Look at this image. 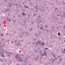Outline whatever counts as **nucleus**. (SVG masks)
<instances>
[{
  "label": "nucleus",
  "mask_w": 65,
  "mask_h": 65,
  "mask_svg": "<svg viewBox=\"0 0 65 65\" xmlns=\"http://www.w3.org/2000/svg\"><path fill=\"white\" fill-rule=\"evenodd\" d=\"M43 29V26L41 27L40 28V29L41 30H42Z\"/></svg>",
  "instance_id": "f8f14e48"
},
{
  "label": "nucleus",
  "mask_w": 65,
  "mask_h": 65,
  "mask_svg": "<svg viewBox=\"0 0 65 65\" xmlns=\"http://www.w3.org/2000/svg\"><path fill=\"white\" fill-rule=\"evenodd\" d=\"M44 51L45 52L43 54L42 53H41V57H43V56L44 55H45V56L47 55V54L46 53V51H45V50H44Z\"/></svg>",
  "instance_id": "f257e3e1"
},
{
  "label": "nucleus",
  "mask_w": 65,
  "mask_h": 65,
  "mask_svg": "<svg viewBox=\"0 0 65 65\" xmlns=\"http://www.w3.org/2000/svg\"><path fill=\"white\" fill-rule=\"evenodd\" d=\"M45 65H47V64L46 63H45Z\"/></svg>",
  "instance_id": "ea45409f"
},
{
  "label": "nucleus",
  "mask_w": 65,
  "mask_h": 65,
  "mask_svg": "<svg viewBox=\"0 0 65 65\" xmlns=\"http://www.w3.org/2000/svg\"><path fill=\"white\" fill-rule=\"evenodd\" d=\"M15 58L16 59H17L19 58V54H17L15 56Z\"/></svg>",
  "instance_id": "7ed1b4c3"
},
{
  "label": "nucleus",
  "mask_w": 65,
  "mask_h": 65,
  "mask_svg": "<svg viewBox=\"0 0 65 65\" xmlns=\"http://www.w3.org/2000/svg\"><path fill=\"white\" fill-rule=\"evenodd\" d=\"M3 46H5V44H4V45H3Z\"/></svg>",
  "instance_id": "cd10ccee"
},
{
  "label": "nucleus",
  "mask_w": 65,
  "mask_h": 65,
  "mask_svg": "<svg viewBox=\"0 0 65 65\" xmlns=\"http://www.w3.org/2000/svg\"><path fill=\"white\" fill-rule=\"evenodd\" d=\"M26 45H25V48H26Z\"/></svg>",
  "instance_id": "49530a36"
},
{
  "label": "nucleus",
  "mask_w": 65,
  "mask_h": 65,
  "mask_svg": "<svg viewBox=\"0 0 65 65\" xmlns=\"http://www.w3.org/2000/svg\"><path fill=\"white\" fill-rule=\"evenodd\" d=\"M51 27L52 28V29H55V27L53 28V27Z\"/></svg>",
  "instance_id": "72a5a7b5"
},
{
  "label": "nucleus",
  "mask_w": 65,
  "mask_h": 65,
  "mask_svg": "<svg viewBox=\"0 0 65 65\" xmlns=\"http://www.w3.org/2000/svg\"><path fill=\"white\" fill-rule=\"evenodd\" d=\"M42 46H43V45H44V43H42Z\"/></svg>",
  "instance_id": "4468645a"
},
{
  "label": "nucleus",
  "mask_w": 65,
  "mask_h": 65,
  "mask_svg": "<svg viewBox=\"0 0 65 65\" xmlns=\"http://www.w3.org/2000/svg\"><path fill=\"white\" fill-rule=\"evenodd\" d=\"M39 1H41V0H39Z\"/></svg>",
  "instance_id": "680f3d73"
},
{
  "label": "nucleus",
  "mask_w": 65,
  "mask_h": 65,
  "mask_svg": "<svg viewBox=\"0 0 65 65\" xmlns=\"http://www.w3.org/2000/svg\"><path fill=\"white\" fill-rule=\"evenodd\" d=\"M37 42L39 44H41V41L40 40L39 41H38Z\"/></svg>",
  "instance_id": "0eeeda50"
},
{
  "label": "nucleus",
  "mask_w": 65,
  "mask_h": 65,
  "mask_svg": "<svg viewBox=\"0 0 65 65\" xmlns=\"http://www.w3.org/2000/svg\"><path fill=\"white\" fill-rule=\"evenodd\" d=\"M9 53L11 55H12V53L11 52H10Z\"/></svg>",
  "instance_id": "393cba45"
},
{
  "label": "nucleus",
  "mask_w": 65,
  "mask_h": 65,
  "mask_svg": "<svg viewBox=\"0 0 65 65\" xmlns=\"http://www.w3.org/2000/svg\"><path fill=\"white\" fill-rule=\"evenodd\" d=\"M48 64H51L49 62H48Z\"/></svg>",
  "instance_id": "3c124183"
},
{
  "label": "nucleus",
  "mask_w": 65,
  "mask_h": 65,
  "mask_svg": "<svg viewBox=\"0 0 65 65\" xmlns=\"http://www.w3.org/2000/svg\"><path fill=\"white\" fill-rule=\"evenodd\" d=\"M59 62H61V61H59Z\"/></svg>",
  "instance_id": "0e129e2a"
},
{
  "label": "nucleus",
  "mask_w": 65,
  "mask_h": 65,
  "mask_svg": "<svg viewBox=\"0 0 65 65\" xmlns=\"http://www.w3.org/2000/svg\"><path fill=\"white\" fill-rule=\"evenodd\" d=\"M19 52H20V53H21V50H19Z\"/></svg>",
  "instance_id": "79ce46f5"
},
{
  "label": "nucleus",
  "mask_w": 65,
  "mask_h": 65,
  "mask_svg": "<svg viewBox=\"0 0 65 65\" xmlns=\"http://www.w3.org/2000/svg\"><path fill=\"white\" fill-rule=\"evenodd\" d=\"M9 22H10V19H9Z\"/></svg>",
  "instance_id": "bf43d9fd"
},
{
  "label": "nucleus",
  "mask_w": 65,
  "mask_h": 65,
  "mask_svg": "<svg viewBox=\"0 0 65 65\" xmlns=\"http://www.w3.org/2000/svg\"><path fill=\"white\" fill-rule=\"evenodd\" d=\"M40 33H41V32H39V35H40Z\"/></svg>",
  "instance_id": "473e14b6"
},
{
  "label": "nucleus",
  "mask_w": 65,
  "mask_h": 65,
  "mask_svg": "<svg viewBox=\"0 0 65 65\" xmlns=\"http://www.w3.org/2000/svg\"><path fill=\"white\" fill-rule=\"evenodd\" d=\"M43 8V9L44 8V7H43V8Z\"/></svg>",
  "instance_id": "774afa93"
},
{
  "label": "nucleus",
  "mask_w": 65,
  "mask_h": 65,
  "mask_svg": "<svg viewBox=\"0 0 65 65\" xmlns=\"http://www.w3.org/2000/svg\"><path fill=\"white\" fill-rule=\"evenodd\" d=\"M25 33V31H23L22 32V34H24V33Z\"/></svg>",
  "instance_id": "9b49d317"
},
{
  "label": "nucleus",
  "mask_w": 65,
  "mask_h": 65,
  "mask_svg": "<svg viewBox=\"0 0 65 65\" xmlns=\"http://www.w3.org/2000/svg\"><path fill=\"white\" fill-rule=\"evenodd\" d=\"M53 57H56V56L55 55V54H53Z\"/></svg>",
  "instance_id": "bb28decb"
},
{
  "label": "nucleus",
  "mask_w": 65,
  "mask_h": 65,
  "mask_svg": "<svg viewBox=\"0 0 65 65\" xmlns=\"http://www.w3.org/2000/svg\"><path fill=\"white\" fill-rule=\"evenodd\" d=\"M35 35H36V36H38V34H36Z\"/></svg>",
  "instance_id": "a878e982"
},
{
  "label": "nucleus",
  "mask_w": 65,
  "mask_h": 65,
  "mask_svg": "<svg viewBox=\"0 0 65 65\" xmlns=\"http://www.w3.org/2000/svg\"><path fill=\"white\" fill-rule=\"evenodd\" d=\"M57 16H59V14H58Z\"/></svg>",
  "instance_id": "6e6d98bb"
},
{
  "label": "nucleus",
  "mask_w": 65,
  "mask_h": 65,
  "mask_svg": "<svg viewBox=\"0 0 65 65\" xmlns=\"http://www.w3.org/2000/svg\"><path fill=\"white\" fill-rule=\"evenodd\" d=\"M2 56L3 58H4V55L3 54H2Z\"/></svg>",
  "instance_id": "6ab92c4d"
},
{
  "label": "nucleus",
  "mask_w": 65,
  "mask_h": 65,
  "mask_svg": "<svg viewBox=\"0 0 65 65\" xmlns=\"http://www.w3.org/2000/svg\"><path fill=\"white\" fill-rule=\"evenodd\" d=\"M17 45H20V43L19 42H18V44Z\"/></svg>",
  "instance_id": "a211bd4d"
},
{
  "label": "nucleus",
  "mask_w": 65,
  "mask_h": 65,
  "mask_svg": "<svg viewBox=\"0 0 65 65\" xmlns=\"http://www.w3.org/2000/svg\"><path fill=\"white\" fill-rule=\"evenodd\" d=\"M35 52L36 53V52H37V51L36 50H35Z\"/></svg>",
  "instance_id": "13d9d810"
},
{
  "label": "nucleus",
  "mask_w": 65,
  "mask_h": 65,
  "mask_svg": "<svg viewBox=\"0 0 65 65\" xmlns=\"http://www.w3.org/2000/svg\"><path fill=\"white\" fill-rule=\"evenodd\" d=\"M18 60L19 62H22L23 61V59H22V58L21 57H19L18 59Z\"/></svg>",
  "instance_id": "f03ea898"
},
{
  "label": "nucleus",
  "mask_w": 65,
  "mask_h": 65,
  "mask_svg": "<svg viewBox=\"0 0 65 65\" xmlns=\"http://www.w3.org/2000/svg\"><path fill=\"white\" fill-rule=\"evenodd\" d=\"M49 60L50 61V62H52V59H49Z\"/></svg>",
  "instance_id": "ddd939ff"
},
{
  "label": "nucleus",
  "mask_w": 65,
  "mask_h": 65,
  "mask_svg": "<svg viewBox=\"0 0 65 65\" xmlns=\"http://www.w3.org/2000/svg\"><path fill=\"white\" fill-rule=\"evenodd\" d=\"M26 8H28V6H26Z\"/></svg>",
  "instance_id": "052dcab7"
},
{
  "label": "nucleus",
  "mask_w": 65,
  "mask_h": 65,
  "mask_svg": "<svg viewBox=\"0 0 65 65\" xmlns=\"http://www.w3.org/2000/svg\"><path fill=\"white\" fill-rule=\"evenodd\" d=\"M10 10V9H9V8H8V9H6V11H8V10Z\"/></svg>",
  "instance_id": "6e6552de"
},
{
  "label": "nucleus",
  "mask_w": 65,
  "mask_h": 65,
  "mask_svg": "<svg viewBox=\"0 0 65 65\" xmlns=\"http://www.w3.org/2000/svg\"><path fill=\"white\" fill-rule=\"evenodd\" d=\"M52 60H53V61L54 62L55 61V60L53 58H52Z\"/></svg>",
  "instance_id": "412c9836"
},
{
  "label": "nucleus",
  "mask_w": 65,
  "mask_h": 65,
  "mask_svg": "<svg viewBox=\"0 0 65 65\" xmlns=\"http://www.w3.org/2000/svg\"><path fill=\"white\" fill-rule=\"evenodd\" d=\"M25 61H27V60H25Z\"/></svg>",
  "instance_id": "69168bd1"
},
{
  "label": "nucleus",
  "mask_w": 65,
  "mask_h": 65,
  "mask_svg": "<svg viewBox=\"0 0 65 65\" xmlns=\"http://www.w3.org/2000/svg\"><path fill=\"white\" fill-rule=\"evenodd\" d=\"M36 45L37 46V45L38 44V42H36Z\"/></svg>",
  "instance_id": "9d476101"
},
{
  "label": "nucleus",
  "mask_w": 65,
  "mask_h": 65,
  "mask_svg": "<svg viewBox=\"0 0 65 65\" xmlns=\"http://www.w3.org/2000/svg\"><path fill=\"white\" fill-rule=\"evenodd\" d=\"M35 15V14H34V16Z\"/></svg>",
  "instance_id": "5fc2aeb1"
},
{
  "label": "nucleus",
  "mask_w": 65,
  "mask_h": 65,
  "mask_svg": "<svg viewBox=\"0 0 65 65\" xmlns=\"http://www.w3.org/2000/svg\"><path fill=\"white\" fill-rule=\"evenodd\" d=\"M22 15H26V14H25V13L24 12H23L22 14Z\"/></svg>",
  "instance_id": "39448f33"
},
{
  "label": "nucleus",
  "mask_w": 65,
  "mask_h": 65,
  "mask_svg": "<svg viewBox=\"0 0 65 65\" xmlns=\"http://www.w3.org/2000/svg\"><path fill=\"white\" fill-rule=\"evenodd\" d=\"M33 29H32V28H31V29H30L31 31V30H32Z\"/></svg>",
  "instance_id": "c9c22d12"
},
{
  "label": "nucleus",
  "mask_w": 65,
  "mask_h": 65,
  "mask_svg": "<svg viewBox=\"0 0 65 65\" xmlns=\"http://www.w3.org/2000/svg\"><path fill=\"white\" fill-rule=\"evenodd\" d=\"M30 5H32V4L31 3H30Z\"/></svg>",
  "instance_id": "c756f323"
},
{
  "label": "nucleus",
  "mask_w": 65,
  "mask_h": 65,
  "mask_svg": "<svg viewBox=\"0 0 65 65\" xmlns=\"http://www.w3.org/2000/svg\"><path fill=\"white\" fill-rule=\"evenodd\" d=\"M59 61H62V59L60 58V59L59 60Z\"/></svg>",
  "instance_id": "7c9ffc66"
},
{
  "label": "nucleus",
  "mask_w": 65,
  "mask_h": 65,
  "mask_svg": "<svg viewBox=\"0 0 65 65\" xmlns=\"http://www.w3.org/2000/svg\"><path fill=\"white\" fill-rule=\"evenodd\" d=\"M7 55L9 57H10V55H9V54H8Z\"/></svg>",
  "instance_id": "c85d7f7f"
},
{
  "label": "nucleus",
  "mask_w": 65,
  "mask_h": 65,
  "mask_svg": "<svg viewBox=\"0 0 65 65\" xmlns=\"http://www.w3.org/2000/svg\"><path fill=\"white\" fill-rule=\"evenodd\" d=\"M55 60H57V58H55Z\"/></svg>",
  "instance_id": "e433bc0d"
},
{
  "label": "nucleus",
  "mask_w": 65,
  "mask_h": 65,
  "mask_svg": "<svg viewBox=\"0 0 65 65\" xmlns=\"http://www.w3.org/2000/svg\"><path fill=\"white\" fill-rule=\"evenodd\" d=\"M63 4H65V2H63Z\"/></svg>",
  "instance_id": "4c0bfd02"
},
{
  "label": "nucleus",
  "mask_w": 65,
  "mask_h": 65,
  "mask_svg": "<svg viewBox=\"0 0 65 65\" xmlns=\"http://www.w3.org/2000/svg\"><path fill=\"white\" fill-rule=\"evenodd\" d=\"M28 17H30V15H28Z\"/></svg>",
  "instance_id": "e2e57ef3"
},
{
  "label": "nucleus",
  "mask_w": 65,
  "mask_h": 65,
  "mask_svg": "<svg viewBox=\"0 0 65 65\" xmlns=\"http://www.w3.org/2000/svg\"><path fill=\"white\" fill-rule=\"evenodd\" d=\"M38 59V57H36V58H35V60L36 61H37V60Z\"/></svg>",
  "instance_id": "1a4fd4ad"
},
{
  "label": "nucleus",
  "mask_w": 65,
  "mask_h": 65,
  "mask_svg": "<svg viewBox=\"0 0 65 65\" xmlns=\"http://www.w3.org/2000/svg\"><path fill=\"white\" fill-rule=\"evenodd\" d=\"M5 2H7V1H6V0H5Z\"/></svg>",
  "instance_id": "a18cd8bd"
},
{
  "label": "nucleus",
  "mask_w": 65,
  "mask_h": 65,
  "mask_svg": "<svg viewBox=\"0 0 65 65\" xmlns=\"http://www.w3.org/2000/svg\"><path fill=\"white\" fill-rule=\"evenodd\" d=\"M0 60H1V62H3V60H2V59H0Z\"/></svg>",
  "instance_id": "4be33fe9"
},
{
  "label": "nucleus",
  "mask_w": 65,
  "mask_h": 65,
  "mask_svg": "<svg viewBox=\"0 0 65 65\" xmlns=\"http://www.w3.org/2000/svg\"><path fill=\"white\" fill-rule=\"evenodd\" d=\"M32 24H34V22H32Z\"/></svg>",
  "instance_id": "a19ab883"
},
{
  "label": "nucleus",
  "mask_w": 65,
  "mask_h": 65,
  "mask_svg": "<svg viewBox=\"0 0 65 65\" xmlns=\"http://www.w3.org/2000/svg\"><path fill=\"white\" fill-rule=\"evenodd\" d=\"M11 42L12 43H13V41H12Z\"/></svg>",
  "instance_id": "603ef678"
},
{
  "label": "nucleus",
  "mask_w": 65,
  "mask_h": 65,
  "mask_svg": "<svg viewBox=\"0 0 65 65\" xmlns=\"http://www.w3.org/2000/svg\"><path fill=\"white\" fill-rule=\"evenodd\" d=\"M38 25V27H39V25Z\"/></svg>",
  "instance_id": "864d4df0"
},
{
  "label": "nucleus",
  "mask_w": 65,
  "mask_h": 65,
  "mask_svg": "<svg viewBox=\"0 0 65 65\" xmlns=\"http://www.w3.org/2000/svg\"><path fill=\"white\" fill-rule=\"evenodd\" d=\"M40 21V20H39V21H38V20H36V23L37 24H40V22H39Z\"/></svg>",
  "instance_id": "20e7f679"
},
{
  "label": "nucleus",
  "mask_w": 65,
  "mask_h": 65,
  "mask_svg": "<svg viewBox=\"0 0 65 65\" xmlns=\"http://www.w3.org/2000/svg\"><path fill=\"white\" fill-rule=\"evenodd\" d=\"M12 3H11L9 4V7H10L12 6Z\"/></svg>",
  "instance_id": "423d86ee"
},
{
  "label": "nucleus",
  "mask_w": 65,
  "mask_h": 65,
  "mask_svg": "<svg viewBox=\"0 0 65 65\" xmlns=\"http://www.w3.org/2000/svg\"><path fill=\"white\" fill-rule=\"evenodd\" d=\"M40 17H41V16L40 15H39V16L37 17V18H38V19H39Z\"/></svg>",
  "instance_id": "2eb2a0df"
},
{
  "label": "nucleus",
  "mask_w": 65,
  "mask_h": 65,
  "mask_svg": "<svg viewBox=\"0 0 65 65\" xmlns=\"http://www.w3.org/2000/svg\"><path fill=\"white\" fill-rule=\"evenodd\" d=\"M58 35H59V36H60L61 35H60V32H58Z\"/></svg>",
  "instance_id": "aec40b11"
},
{
  "label": "nucleus",
  "mask_w": 65,
  "mask_h": 65,
  "mask_svg": "<svg viewBox=\"0 0 65 65\" xmlns=\"http://www.w3.org/2000/svg\"><path fill=\"white\" fill-rule=\"evenodd\" d=\"M16 42H17V41H16H16H15V43H16Z\"/></svg>",
  "instance_id": "09e8293b"
},
{
  "label": "nucleus",
  "mask_w": 65,
  "mask_h": 65,
  "mask_svg": "<svg viewBox=\"0 0 65 65\" xmlns=\"http://www.w3.org/2000/svg\"><path fill=\"white\" fill-rule=\"evenodd\" d=\"M40 22H41V23H42V21H40Z\"/></svg>",
  "instance_id": "338daca9"
},
{
  "label": "nucleus",
  "mask_w": 65,
  "mask_h": 65,
  "mask_svg": "<svg viewBox=\"0 0 65 65\" xmlns=\"http://www.w3.org/2000/svg\"><path fill=\"white\" fill-rule=\"evenodd\" d=\"M24 8H26V5H25L24 6Z\"/></svg>",
  "instance_id": "8fccbe9b"
},
{
  "label": "nucleus",
  "mask_w": 65,
  "mask_h": 65,
  "mask_svg": "<svg viewBox=\"0 0 65 65\" xmlns=\"http://www.w3.org/2000/svg\"><path fill=\"white\" fill-rule=\"evenodd\" d=\"M61 53H63V54H65V52H64L62 51L61 52Z\"/></svg>",
  "instance_id": "5701e85b"
},
{
  "label": "nucleus",
  "mask_w": 65,
  "mask_h": 65,
  "mask_svg": "<svg viewBox=\"0 0 65 65\" xmlns=\"http://www.w3.org/2000/svg\"><path fill=\"white\" fill-rule=\"evenodd\" d=\"M57 9V8H55V10H56V9Z\"/></svg>",
  "instance_id": "c03bdc74"
},
{
  "label": "nucleus",
  "mask_w": 65,
  "mask_h": 65,
  "mask_svg": "<svg viewBox=\"0 0 65 65\" xmlns=\"http://www.w3.org/2000/svg\"><path fill=\"white\" fill-rule=\"evenodd\" d=\"M21 56H22V57L23 56H24V55H21Z\"/></svg>",
  "instance_id": "37998d69"
},
{
  "label": "nucleus",
  "mask_w": 65,
  "mask_h": 65,
  "mask_svg": "<svg viewBox=\"0 0 65 65\" xmlns=\"http://www.w3.org/2000/svg\"><path fill=\"white\" fill-rule=\"evenodd\" d=\"M26 35H29V34H28V33L26 32Z\"/></svg>",
  "instance_id": "b1692460"
},
{
  "label": "nucleus",
  "mask_w": 65,
  "mask_h": 65,
  "mask_svg": "<svg viewBox=\"0 0 65 65\" xmlns=\"http://www.w3.org/2000/svg\"><path fill=\"white\" fill-rule=\"evenodd\" d=\"M44 49H45V50H47V49H48V48H44Z\"/></svg>",
  "instance_id": "2f4dec72"
},
{
  "label": "nucleus",
  "mask_w": 65,
  "mask_h": 65,
  "mask_svg": "<svg viewBox=\"0 0 65 65\" xmlns=\"http://www.w3.org/2000/svg\"><path fill=\"white\" fill-rule=\"evenodd\" d=\"M45 27H47V25H45Z\"/></svg>",
  "instance_id": "58836bf2"
},
{
  "label": "nucleus",
  "mask_w": 65,
  "mask_h": 65,
  "mask_svg": "<svg viewBox=\"0 0 65 65\" xmlns=\"http://www.w3.org/2000/svg\"><path fill=\"white\" fill-rule=\"evenodd\" d=\"M18 16L19 17H21V15H19Z\"/></svg>",
  "instance_id": "f704fd0d"
},
{
  "label": "nucleus",
  "mask_w": 65,
  "mask_h": 65,
  "mask_svg": "<svg viewBox=\"0 0 65 65\" xmlns=\"http://www.w3.org/2000/svg\"><path fill=\"white\" fill-rule=\"evenodd\" d=\"M0 35L1 36H3V34H0Z\"/></svg>",
  "instance_id": "dca6fc26"
},
{
  "label": "nucleus",
  "mask_w": 65,
  "mask_h": 65,
  "mask_svg": "<svg viewBox=\"0 0 65 65\" xmlns=\"http://www.w3.org/2000/svg\"><path fill=\"white\" fill-rule=\"evenodd\" d=\"M1 44V42L0 41V45Z\"/></svg>",
  "instance_id": "de8ad7c7"
},
{
  "label": "nucleus",
  "mask_w": 65,
  "mask_h": 65,
  "mask_svg": "<svg viewBox=\"0 0 65 65\" xmlns=\"http://www.w3.org/2000/svg\"><path fill=\"white\" fill-rule=\"evenodd\" d=\"M28 44H28V43H27V45H28Z\"/></svg>",
  "instance_id": "4d7b16f0"
},
{
  "label": "nucleus",
  "mask_w": 65,
  "mask_h": 65,
  "mask_svg": "<svg viewBox=\"0 0 65 65\" xmlns=\"http://www.w3.org/2000/svg\"><path fill=\"white\" fill-rule=\"evenodd\" d=\"M34 41H36V40H37V39H36V38H35L34 39Z\"/></svg>",
  "instance_id": "f3484780"
}]
</instances>
